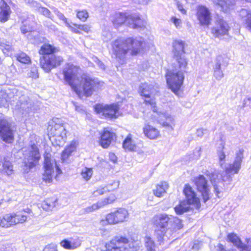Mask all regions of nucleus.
<instances>
[{
  "label": "nucleus",
  "mask_w": 251,
  "mask_h": 251,
  "mask_svg": "<svg viewBox=\"0 0 251 251\" xmlns=\"http://www.w3.org/2000/svg\"><path fill=\"white\" fill-rule=\"evenodd\" d=\"M80 71L79 66L70 63H66L62 71L65 83L69 86L79 98L83 96L90 97L95 91L99 89L100 82L87 74H83L81 75V89L80 84L76 82L79 79L78 74Z\"/></svg>",
  "instance_id": "1"
},
{
  "label": "nucleus",
  "mask_w": 251,
  "mask_h": 251,
  "mask_svg": "<svg viewBox=\"0 0 251 251\" xmlns=\"http://www.w3.org/2000/svg\"><path fill=\"white\" fill-rule=\"evenodd\" d=\"M145 42L136 37H128L123 40H115L112 45L114 54L117 58L124 60L127 55L132 57L139 55L144 52Z\"/></svg>",
  "instance_id": "2"
},
{
  "label": "nucleus",
  "mask_w": 251,
  "mask_h": 251,
  "mask_svg": "<svg viewBox=\"0 0 251 251\" xmlns=\"http://www.w3.org/2000/svg\"><path fill=\"white\" fill-rule=\"evenodd\" d=\"M58 48L49 42L45 43L40 48L38 53L40 55L39 65L46 72L61 66L64 61L63 56L57 55Z\"/></svg>",
  "instance_id": "3"
},
{
  "label": "nucleus",
  "mask_w": 251,
  "mask_h": 251,
  "mask_svg": "<svg viewBox=\"0 0 251 251\" xmlns=\"http://www.w3.org/2000/svg\"><path fill=\"white\" fill-rule=\"evenodd\" d=\"M119 185L118 182L114 181L94 190L91 196L92 200H97L100 198V196L103 195H106V197L101 201L87 207L86 209V212H93L114 202L117 199V191L119 188Z\"/></svg>",
  "instance_id": "4"
},
{
  "label": "nucleus",
  "mask_w": 251,
  "mask_h": 251,
  "mask_svg": "<svg viewBox=\"0 0 251 251\" xmlns=\"http://www.w3.org/2000/svg\"><path fill=\"white\" fill-rule=\"evenodd\" d=\"M172 66L173 70H168L165 74L166 83L172 92L179 95L183 91L184 74L187 73L188 65L182 67L177 66V64H172Z\"/></svg>",
  "instance_id": "5"
},
{
  "label": "nucleus",
  "mask_w": 251,
  "mask_h": 251,
  "mask_svg": "<svg viewBox=\"0 0 251 251\" xmlns=\"http://www.w3.org/2000/svg\"><path fill=\"white\" fill-rule=\"evenodd\" d=\"M105 250L102 251H137L138 246L134 240L124 235H117L104 244Z\"/></svg>",
  "instance_id": "6"
},
{
  "label": "nucleus",
  "mask_w": 251,
  "mask_h": 251,
  "mask_svg": "<svg viewBox=\"0 0 251 251\" xmlns=\"http://www.w3.org/2000/svg\"><path fill=\"white\" fill-rule=\"evenodd\" d=\"M183 193L185 197V201H180L178 204L174 208L175 211L177 215H181L189 210V207L186 206V203L188 205H194L197 209L201 207L200 200L189 184H185Z\"/></svg>",
  "instance_id": "7"
},
{
  "label": "nucleus",
  "mask_w": 251,
  "mask_h": 251,
  "mask_svg": "<svg viewBox=\"0 0 251 251\" xmlns=\"http://www.w3.org/2000/svg\"><path fill=\"white\" fill-rule=\"evenodd\" d=\"M54 167L56 174H54V166L50 155L49 153L44 154L43 173L42 174V180L46 183H52L53 179H57L58 176L62 173V170L56 162H54Z\"/></svg>",
  "instance_id": "8"
},
{
  "label": "nucleus",
  "mask_w": 251,
  "mask_h": 251,
  "mask_svg": "<svg viewBox=\"0 0 251 251\" xmlns=\"http://www.w3.org/2000/svg\"><path fill=\"white\" fill-rule=\"evenodd\" d=\"M130 20V24L133 28L144 26V21L139 16L129 15L126 12H116L111 16L113 25L118 28Z\"/></svg>",
  "instance_id": "9"
},
{
  "label": "nucleus",
  "mask_w": 251,
  "mask_h": 251,
  "mask_svg": "<svg viewBox=\"0 0 251 251\" xmlns=\"http://www.w3.org/2000/svg\"><path fill=\"white\" fill-rule=\"evenodd\" d=\"M171 219V216L166 213H159L153 216L152 224L157 228L154 232L158 241H163Z\"/></svg>",
  "instance_id": "10"
},
{
  "label": "nucleus",
  "mask_w": 251,
  "mask_h": 251,
  "mask_svg": "<svg viewBox=\"0 0 251 251\" xmlns=\"http://www.w3.org/2000/svg\"><path fill=\"white\" fill-rule=\"evenodd\" d=\"M95 111L104 118L115 120L121 116L120 105L118 102L111 103L104 105L98 104L95 106Z\"/></svg>",
  "instance_id": "11"
},
{
  "label": "nucleus",
  "mask_w": 251,
  "mask_h": 251,
  "mask_svg": "<svg viewBox=\"0 0 251 251\" xmlns=\"http://www.w3.org/2000/svg\"><path fill=\"white\" fill-rule=\"evenodd\" d=\"M186 46L185 42L182 40H175L173 41L172 52L175 61L173 64H177V66L182 67L188 65V59L184 55Z\"/></svg>",
  "instance_id": "12"
},
{
  "label": "nucleus",
  "mask_w": 251,
  "mask_h": 251,
  "mask_svg": "<svg viewBox=\"0 0 251 251\" xmlns=\"http://www.w3.org/2000/svg\"><path fill=\"white\" fill-rule=\"evenodd\" d=\"M128 217L129 213L127 209L118 207L114 211L107 213L104 218L101 220V222L103 225H114L126 221Z\"/></svg>",
  "instance_id": "13"
},
{
  "label": "nucleus",
  "mask_w": 251,
  "mask_h": 251,
  "mask_svg": "<svg viewBox=\"0 0 251 251\" xmlns=\"http://www.w3.org/2000/svg\"><path fill=\"white\" fill-rule=\"evenodd\" d=\"M193 182L197 191L200 194V196L203 202L209 201L212 195L210 191V187L207 179L202 175L195 177Z\"/></svg>",
  "instance_id": "14"
},
{
  "label": "nucleus",
  "mask_w": 251,
  "mask_h": 251,
  "mask_svg": "<svg viewBox=\"0 0 251 251\" xmlns=\"http://www.w3.org/2000/svg\"><path fill=\"white\" fill-rule=\"evenodd\" d=\"M117 139V134L112 128L104 127L99 133V144L103 149H108Z\"/></svg>",
  "instance_id": "15"
},
{
  "label": "nucleus",
  "mask_w": 251,
  "mask_h": 251,
  "mask_svg": "<svg viewBox=\"0 0 251 251\" xmlns=\"http://www.w3.org/2000/svg\"><path fill=\"white\" fill-rule=\"evenodd\" d=\"M29 147L30 149L27 151V156L24 163L26 168L31 169L39 164L41 159V155L39 149L35 143L30 144Z\"/></svg>",
  "instance_id": "16"
},
{
  "label": "nucleus",
  "mask_w": 251,
  "mask_h": 251,
  "mask_svg": "<svg viewBox=\"0 0 251 251\" xmlns=\"http://www.w3.org/2000/svg\"><path fill=\"white\" fill-rule=\"evenodd\" d=\"M0 137L6 143L11 144L14 141V133L11 124L5 119H0Z\"/></svg>",
  "instance_id": "17"
},
{
  "label": "nucleus",
  "mask_w": 251,
  "mask_h": 251,
  "mask_svg": "<svg viewBox=\"0 0 251 251\" xmlns=\"http://www.w3.org/2000/svg\"><path fill=\"white\" fill-rule=\"evenodd\" d=\"M154 86L147 83L141 84L139 87L138 93L147 105H150L153 107H156L155 99L152 97Z\"/></svg>",
  "instance_id": "18"
},
{
  "label": "nucleus",
  "mask_w": 251,
  "mask_h": 251,
  "mask_svg": "<svg viewBox=\"0 0 251 251\" xmlns=\"http://www.w3.org/2000/svg\"><path fill=\"white\" fill-rule=\"evenodd\" d=\"M196 16L201 26H208L212 22L210 10L205 6L199 5L196 8Z\"/></svg>",
  "instance_id": "19"
},
{
  "label": "nucleus",
  "mask_w": 251,
  "mask_h": 251,
  "mask_svg": "<svg viewBox=\"0 0 251 251\" xmlns=\"http://www.w3.org/2000/svg\"><path fill=\"white\" fill-rule=\"evenodd\" d=\"M216 26L211 28V33L216 38H219L225 35H228L230 30L228 23L223 18H218L216 20Z\"/></svg>",
  "instance_id": "20"
},
{
  "label": "nucleus",
  "mask_w": 251,
  "mask_h": 251,
  "mask_svg": "<svg viewBox=\"0 0 251 251\" xmlns=\"http://www.w3.org/2000/svg\"><path fill=\"white\" fill-rule=\"evenodd\" d=\"M243 158V151H239L236 153L235 160L233 163L229 164L228 166L225 168V173L228 175L238 174L241 168Z\"/></svg>",
  "instance_id": "21"
},
{
  "label": "nucleus",
  "mask_w": 251,
  "mask_h": 251,
  "mask_svg": "<svg viewBox=\"0 0 251 251\" xmlns=\"http://www.w3.org/2000/svg\"><path fill=\"white\" fill-rule=\"evenodd\" d=\"M143 133L147 138L151 140H157L162 136L161 131L157 127L149 123L144 125Z\"/></svg>",
  "instance_id": "22"
},
{
  "label": "nucleus",
  "mask_w": 251,
  "mask_h": 251,
  "mask_svg": "<svg viewBox=\"0 0 251 251\" xmlns=\"http://www.w3.org/2000/svg\"><path fill=\"white\" fill-rule=\"evenodd\" d=\"M66 26L74 33L82 34L89 33L91 31V26L88 24H76L66 22Z\"/></svg>",
  "instance_id": "23"
},
{
  "label": "nucleus",
  "mask_w": 251,
  "mask_h": 251,
  "mask_svg": "<svg viewBox=\"0 0 251 251\" xmlns=\"http://www.w3.org/2000/svg\"><path fill=\"white\" fill-rule=\"evenodd\" d=\"M33 216V213L31 209L26 208L20 211L18 214H16L15 221L16 225L23 224L26 222L31 217Z\"/></svg>",
  "instance_id": "24"
},
{
  "label": "nucleus",
  "mask_w": 251,
  "mask_h": 251,
  "mask_svg": "<svg viewBox=\"0 0 251 251\" xmlns=\"http://www.w3.org/2000/svg\"><path fill=\"white\" fill-rule=\"evenodd\" d=\"M48 130L50 134L52 136H60L66 133L65 128L62 123H54L49 125L48 126Z\"/></svg>",
  "instance_id": "25"
},
{
  "label": "nucleus",
  "mask_w": 251,
  "mask_h": 251,
  "mask_svg": "<svg viewBox=\"0 0 251 251\" xmlns=\"http://www.w3.org/2000/svg\"><path fill=\"white\" fill-rule=\"evenodd\" d=\"M16 213H8L0 218V226L9 227L16 225L15 221Z\"/></svg>",
  "instance_id": "26"
},
{
  "label": "nucleus",
  "mask_w": 251,
  "mask_h": 251,
  "mask_svg": "<svg viewBox=\"0 0 251 251\" xmlns=\"http://www.w3.org/2000/svg\"><path fill=\"white\" fill-rule=\"evenodd\" d=\"M12 11L10 6L6 1H3L0 5V22L4 23L7 22L10 18Z\"/></svg>",
  "instance_id": "27"
},
{
  "label": "nucleus",
  "mask_w": 251,
  "mask_h": 251,
  "mask_svg": "<svg viewBox=\"0 0 251 251\" xmlns=\"http://www.w3.org/2000/svg\"><path fill=\"white\" fill-rule=\"evenodd\" d=\"M122 147L126 151L132 152L136 150L137 146L131 134H128L123 140Z\"/></svg>",
  "instance_id": "28"
},
{
  "label": "nucleus",
  "mask_w": 251,
  "mask_h": 251,
  "mask_svg": "<svg viewBox=\"0 0 251 251\" xmlns=\"http://www.w3.org/2000/svg\"><path fill=\"white\" fill-rule=\"evenodd\" d=\"M169 187V185L167 181H161L156 185L155 189L153 190V193L155 196L160 198L166 193Z\"/></svg>",
  "instance_id": "29"
},
{
  "label": "nucleus",
  "mask_w": 251,
  "mask_h": 251,
  "mask_svg": "<svg viewBox=\"0 0 251 251\" xmlns=\"http://www.w3.org/2000/svg\"><path fill=\"white\" fill-rule=\"evenodd\" d=\"M56 199L53 197L46 198L42 202L40 208L45 211H51L56 205Z\"/></svg>",
  "instance_id": "30"
},
{
  "label": "nucleus",
  "mask_w": 251,
  "mask_h": 251,
  "mask_svg": "<svg viewBox=\"0 0 251 251\" xmlns=\"http://www.w3.org/2000/svg\"><path fill=\"white\" fill-rule=\"evenodd\" d=\"M76 150V145L75 142H72L67 145L61 154V158L63 161H66L72 153Z\"/></svg>",
  "instance_id": "31"
},
{
  "label": "nucleus",
  "mask_w": 251,
  "mask_h": 251,
  "mask_svg": "<svg viewBox=\"0 0 251 251\" xmlns=\"http://www.w3.org/2000/svg\"><path fill=\"white\" fill-rule=\"evenodd\" d=\"M60 244L64 249L71 250L79 247L81 243L78 239L73 241H69L67 239H63L60 242Z\"/></svg>",
  "instance_id": "32"
},
{
  "label": "nucleus",
  "mask_w": 251,
  "mask_h": 251,
  "mask_svg": "<svg viewBox=\"0 0 251 251\" xmlns=\"http://www.w3.org/2000/svg\"><path fill=\"white\" fill-rule=\"evenodd\" d=\"M16 58L19 62L24 64H29L31 60L29 56L24 52H21L16 55Z\"/></svg>",
  "instance_id": "33"
},
{
  "label": "nucleus",
  "mask_w": 251,
  "mask_h": 251,
  "mask_svg": "<svg viewBox=\"0 0 251 251\" xmlns=\"http://www.w3.org/2000/svg\"><path fill=\"white\" fill-rule=\"evenodd\" d=\"M76 17L80 21L85 22L87 21L89 17L88 11L86 9H78L75 11Z\"/></svg>",
  "instance_id": "34"
},
{
  "label": "nucleus",
  "mask_w": 251,
  "mask_h": 251,
  "mask_svg": "<svg viewBox=\"0 0 251 251\" xmlns=\"http://www.w3.org/2000/svg\"><path fill=\"white\" fill-rule=\"evenodd\" d=\"M151 120L152 122H161L162 126L166 127H171L172 128V126L174 125V120L171 118H169V119H166V121H163L164 119H155V117L151 116Z\"/></svg>",
  "instance_id": "35"
},
{
  "label": "nucleus",
  "mask_w": 251,
  "mask_h": 251,
  "mask_svg": "<svg viewBox=\"0 0 251 251\" xmlns=\"http://www.w3.org/2000/svg\"><path fill=\"white\" fill-rule=\"evenodd\" d=\"M145 245L147 251H156L155 242L151 237H146Z\"/></svg>",
  "instance_id": "36"
},
{
  "label": "nucleus",
  "mask_w": 251,
  "mask_h": 251,
  "mask_svg": "<svg viewBox=\"0 0 251 251\" xmlns=\"http://www.w3.org/2000/svg\"><path fill=\"white\" fill-rule=\"evenodd\" d=\"M93 174V169L91 168H85L80 173L82 178L85 181H88L92 177Z\"/></svg>",
  "instance_id": "37"
},
{
  "label": "nucleus",
  "mask_w": 251,
  "mask_h": 251,
  "mask_svg": "<svg viewBox=\"0 0 251 251\" xmlns=\"http://www.w3.org/2000/svg\"><path fill=\"white\" fill-rule=\"evenodd\" d=\"M227 241L233 243L235 246L240 242L241 239L234 233H230L227 235Z\"/></svg>",
  "instance_id": "38"
},
{
  "label": "nucleus",
  "mask_w": 251,
  "mask_h": 251,
  "mask_svg": "<svg viewBox=\"0 0 251 251\" xmlns=\"http://www.w3.org/2000/svg\"><path fill=\"white\" fill-rule=\"evenodd\" d=\"M246 27L251 32V11H247L245 21Z\"/></svg>",
  "instance_id": "39"
},
{
  "label": "nucleus",
  "mask_w": 251,
  "mask_h": 251,
  "mask_svg": "<svg viewBox=\"0 0 251 251\" xmlns=\"http://www.w3.org/2000/svg\"><path fill=\"white\" fill-rule=\"evenodd\" d=\"M173 225L174 229L176 230L180 229L183 227L182 220L176 217H173Z\"/></svg>",
  "instance_id": "40"
},
{
  "label": "nucleus",
  "mask_w": 251,
  "mask_h": 251,
  "mask_svg": "<svg viewBox=\"0 0 251 251\" xmlns=\"http://www.w3.org/2000/svg\"><path fill=\"white\" fill-rule=\"evenodd\" d=\"M3 170L7 175H10L13 172V166L9 162H5L3 164Z\"/></svg>",
  "instance_id": "41"
},
{
  "label": "nucleus",
  "mask_w": 251,
  "mask_h": 251,
  "mask_svg": "<svg viewBox=\"0 0 251 251\" xmlns=\"http://www.w3.org/2000/svg\"><path fill=\"white\" fill-rule=\"evenodd\" d=\"M217 4L221 7L223 12H225L229 9V4L225 0H219Z\"/></svg>",
  "instance_id": "42"
},
{
  "label": "nucleus",
  "mask_w": 251,
  "mask_h": 251,
  "mask_svg": "<svg viewBox=\"0 0 251 251\" xmlns=\"http://www.w3.org/2000/svg\"><path fill=\"white\" fill-rule=\"evenodd\" d=\"M236 247L240 249L241 251H250V247L242 243L241 240L240 242L237 244Z\"/></svg>",
  "instance_id": "43"
},
{
  "label": "nucleus",
  "mask_w": 251,
  "mask_h": 251,
  "mask_svg": "<svg viewBox=\"0 0 251 251\" xmlns=\"http://www.w3.org/2000/svg\"><path fill=\"white\" fill-rule=\"evenodd\" d=\"M38 76V71L36 68L32 69L28 74V77L32 79H36Z\"/></svg>",
  "instance_id": "44"
},
{
  "label": "nucleus",
  "mask_w": 251,
  "mask_h": 251,
  "mask_svg": "<svg viewBox=\"0 0 251 251\" xmlns=\"http://www.w3.org/2000/svg\"><path fill=\"white\" fill-rule=\"evenodd\" d=\"M108 157L109 160H110L113 163H116L117 162L118 158L114 153L109 152Z\"/></svg>",
  "instance_id": "45"
},
{
  "label": "nucleus",
  "mask_w": 251,
  "mask_h": 251,
  "mask_svg": "<svg viewBox=\"0 0 251 251\" xmlns=\"http://www.w3.org/2000/svg\"><path fill=\"white\" fill-rule=\"evenodd\" d=\"M171 20L176 27H178L181 24V20L175 17H172Z\"/></svg>",
  "instance_id": "46"
},
{
  "label": "nucleus",
  "mask_w": 251,
  "mask_h": 251,
  "mask_svg": "<svg viewBox=\"0 0 251 251\" xmlns=\"http://www.w3.org/2000/svg\"><path fill=\"white\" fill-rule=\"evenodd\" d=\"M219 159L220 161H223L226 158V155L223 151H221L218 154Z\"/></svg>",
  "instance_id": "47"
},
{
  "label": "nucleus",
  "mask_w": 251,
  "mask_h": 251,
  "mask_svg": "<svg viewBox=\"0 0 251 251\" xmlns=\"http://www.w3.org/2000/svg\"><path fill=\"white\" fill-rule=\"evenodd\" d=\"M43 251H57L53 247L50 246H46L43 250Z\"/></svg>",
  "instance_id": "48"
},
{
  "label": "nucleus",
  "mask_w": 251,
  "mask_h": 251,
  "mask_svg": "<svg viewBox=\"0 0 251 251\" xmlns=\"http://www.w3.org/2000/svg\"><path fill=\"white\" fill-rule=\"evenodd\" d=\"M177 7L178 10L182 12V13H183V14H186V10L183 8L182 5H178Z\"/></svg>",
  "instance_id": "49"
},
{
  "label": "nucleus",
  "mask_w": 251,
  "mask_h": 251,
  "mask_svg": "<svg viewBox=\"0 0 251 251\" xmlns=\"http://www.w3.org/2000/svg\"><path fill=\"white\" fill-rule=\"evenodd\" d=\"M214 190H215V193L216 195L217 196H218V195L220 193V191H219V189H218L217 185H214Z\"/></svg>",
  "instance_id": "50"
},
{
  "label": "nucleus",
  "mask_w": 251,
  "mask_h": 251,
  "mask_svg": "<svg viewBox=\"0 0 251 251\" xmlns=\"http://www.w3.org/2000/svg\"><path fill=\"white\" fill-rule=\"evenodd\" d=\"M156 114L159 117H161L163 115V114L161 112H157Z\"/></svg>",
  "instance_id": "51"
},
{
  "label": "nucleus",
  "mask_w": 251,
  "mask_h": 251,
  "mask_svg": "<svg viewBox=\"0 0 251 251\" xmlns=\"http://www.w3.org/2000/svg\"><path fill=\"white\" fill-rule=\"evenodd\" d=\"M3 1H5L4 0H0V3L2 4Z\"/></svg>",
  "instance_id": "52"
}]
</instances>
